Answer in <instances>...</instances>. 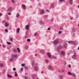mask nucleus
<instances>
[{
	"mask_svg": "<svg viewBox=\"0 0 79 79\" xmlns=\"http://www.w3.org/2000/svg\"><path fill=\"white\" fill-rule=\"evenodd\" d=\"M79 17V15L77 16L76 17V18H77Z\"/></svg>",
	"mask_w": 79,
	"mask_h": 79,
	"instance_id": "obj_55",
	"label": "nucleus"
},
{
	"mask_svg": "<svg viewBox=\"0 0 79 79\" xmlns=\"http://www.w3.org/2000/svg\"><path fill=\"white\" fill-rule=\"evenodd\" d=\"M59 43V41L58 40H55L54 41V45H55L56 46L57 44H58Z\"/></svg>",
	"mask_w": 79,
	"mask_h": 79,
	"instance_id": "obj_4",
	"label": "nucleus"
},
{
	"mask_svg": "<svg viewBox=\"0 0 79 79\" xmlns=\"http://www.w3.org/2000/svg\"><path fill=\"white\" fill-rule=\"evenodd\" d=\"M54 60H56V57H54Z\"/></svg>",
	"mask_w": 79,
	"mask_h": 79,
	"instance_id": "obj_47",
	"label": "nucleus"
},
{
	"mask_svg": "<svg viewBox=\"0 0 79 79\" xmlns=\"http://www.w3.org/2000/svg\"><path fill=\"white\" fill-rule=\"evenodd\" d=\"M69 4H70L71 5H73V0H69Z\"/></svg>",
	"mask_w": 79,
	"mask_h": 79,
	"instance_id": "obj_9",
	"label": "nucleus"
},
{
	"mask_svg": "<svg viewBox=\"0 0 79 79\" xmlns=\"http://www.w3.org/2000/svg\"><path fill=\"white\" fill-rule=\"evenodd\" d=\"M45 61L46 62H47V63H48V61H49L48 60H46Z\"/></svg>",
	"mask_w": 79,
	"mask_h": 79,
	"instance_id": "obj_40",
	"label": "nucleus"
},
{
	"mask_svg": "<svg viewBox=\"0 0 79 79\" xmlns=\"http://www.w3.org/2000/svg\"><path fill=\"white\" fill-rule=\"evenodd\" d=\"M8 14L9 15H11V13H8Z\"/></svg>",
	"mask_w": 79,
	"mask_h": 79,
	"instance_id": "obj_50",
	"label": "nucleus"
},
{
	"mask_svg": "<svg viewBox=\"0 0 79 79\" xmlns=\"http://www.w3.org/2000/svg\"><path fill=\"white\" fill-rule=\"evenodd\" d=\"M25 79H27V77H25Z\"/></svg>",
	"mask_w": 79,
	"mask_h": 79,
	"instance_id": "obj_51",
	"label": "nucleus"
},
{
	"mask_svg": "<svg viewBox=\"0 0 79 79\" xmlns=\"http://www.w3.org/2000/svg\"><path fill=\"white\" fill-rule=\"evenodd\" d=\"M8 26H9V24H8L7 22H6V25L5 26H6V27H8Z\"/></svg>",
	"mask_w": 79,
	"mask_h": 79,
	"instance_id": "obj_24",
	"label": "nucleus"
},
{
	"mask_svg": "<svg viewBox=\"0 0 79 79\" xmlns=\"http://www.w3.org/2000/svg\"><path fill=\"white\" fill-rule=\"evenodd\" d=\"M20 70L21 71H23V68L22 67L20 69Z\"/></svg>",
	"mask_w": 79,
	"mask_h": 79,
	"instance_id": "obj_37",
	"label": "nucleus"
},
{
	"mask_svg": "<svg viewBox=\"0 0 79 79\" xmlns=\"http://www.w3.org/2000/svg\"><path fill=\"white\" fill-rule=\"evenodd\" d=\"M10 41H11V42H12V41H13V39H12V38H10Z\"/></svg>",
	"mask_w": 79,
	"mask_h": 79,
	"instance_id": "obj_39",
	"label": "nucleus"
},
{
	"mask_svg": "<svg viewBox=\"0 0 79 79\" xmlns=\"http://www.w3.org/2000/svg\"><path fill=\"white\" fill-rule=\"evenodd\" d=\"M69 44H74L75 42L74 41H69L68 42Z\"/></svg>",
	"mask_w": 79,
	"mask_h": 79,
	"instance_id": "obj_8",
	"label": "nucleus"
},
{
	"mask_svg": "<svg viewBox=\"0 0 79 79\" xmlns=\"http://www.w3.org/2000/svg\"><path fill=\"white\" fill-rule=\"evenodd\" d=\"M15 77H17L18 76V73H17V72H15Z\"/></svg>",
	"mask_w": 79,
	"mask_h": 79,
	"instance_id": "obj_23",
	"label": "nucleus"
},
{
	"mask_svg": "<svg viewBox=\"0 0 79 79\" xmlns=\"http://www.w3.org/2000/svg\"><path fill=\"white\" fill-rule=\"evenodd\" d=\"M38 36V34H37V33H35V34L34 36Z\"/></svg>",
	"mask_w": 79,
	"mask_h": 79,
	"instance_id": "obj_28",
	"label": "nucleus"
},
{
	"mask_svg": "<svg viewBox=\"0 0 79 79\" xmlns=\"http://www.w3.org/2000/svg\"><path fill=\"white\" fill-rule=\"evenodd\" d=\"M44 13V10H41L40 13L41 14Z\"/></svg>",
	"mask_w": 79,
	"mask_h": 79,
	"instance_id": "obj_25",
	"label": "nucleus"
},
{
	"mask_svg": "<svg viewBox=\"0 0 79 79\" xmlns=\"http://www.w3.org/2000/svg\"><path fill=\"white\" fill-rule=\"evenodd\" d=\"M0 66H1V67H3V66L4 65H3V64H0Z\"/></svg>",
	"mask_w": 79,
	"mask_h": 79,
	"instance_id": "obj_36",
	"label": "nucleus"
},
{
	"mask_svg": "<svg viewBox=\"0 0 79 79\" xmlns=\"http://www.w3.org/2000/svg\"><path fill=\"white\" fill-rule=\"evenodd\" d=\"M29 26H30L29 24L26 26L25 29L26 30H29Z\"/></svg>",
	"mask_w": 79,
	"mask_h": 79,
	"instance_id": "obj_5",
	"label": "nucleus"
},
{
	"mask_svg": "<svg viewBox=\"0 0 79 79\" xmlns=\"http://www.w3.org/2000/svg\"><path fill=\"white\" fill-rule=\"evenodd\" d=\"M46 11H47V12H49V10H46Z\"/></svg>",
	"mask_w": 79,
	"mask_h": 79,
	"instance_id": "obj_49",
	"label": "nucleus"
},
{
	"mask_svg": "<svg viewBox=\"0 0 79 79\" xmlns=\"http://www.w3.org/2000/svg\"><path fill=\"white\" fill-rule=\"evenodd\" d=\"M12 3H14V2H15V1H14V0H12Z\"/></svg>",
	"mask_w": 79,
	"mask_h": 79,
	"instance_id": "obj_46",
	"label": "nucleus"
},
{
	"mask_svg": "<svg viewBox=\"0 0 79 79\" xmlns=\"http://www.w3.org/2000/svg\"><path fill=\"white\" fill-rule=\"evenodd\" d=\"M78 8L79 9V5L78 6Z\"/></svg>",
	"mask_w": 79,
	"mask_h": 79,
	"instance_id": "obj_63",
	"label": "nucleus"
},
{
	"mask_svg": "<svg viewBox=\"0 0 79 79\" xmlns=\"http://www.w3.org/2000/svg\"><path fill=\"white\" fill-rule=\"evenodd\" d=\"M68 74H69V75H72V73H71L70 72H68Z\"/></svg>",
	"mask_w": 79,
	"mask_h": 79,
	"instance_id": "obj_30",
	"label": "nucleus"
},
{
	"mask_svg": "<svg viewBox=\"0 0 79 79\" xmlns=\"http://www.w3.org/2000/svg\"><path fill=\"white\" fill-rule=\"evenodd\" d=\"M34 60H32L31 61V65L32 66H34Z\"/></svg>",
	"mask_w": 79,
	"mask_h": 79,
	"instance_id": "obj_21",
	"label": "nucleus"
},
{
	"mask_svg": "<svg viewBox=\"0 0 79 79\" xmlns=\"http://www.w3.org/2000/svg\"><path fill=\"white\" fill-rule=\"evenodd\" d=\"M51 30V28H50V27L48 28V31H50Z\"/></svg>",
	"mask_w": 79,
	"mask_h": 79,
	"instance_id": "obj_43",
	"label": "nucleus"
},
{
	"mask_svg": "<svg viewBox=\"0 0 79 79\" xmlns=\"http://www.w3.org/2000/svg\"><path fill=\"white\" fill-rule=\"evenodd\" d=\"M25 69H28V68L27 67H26Z\"/></svg>",
	"mask_w": 79,
	"mask_h": 79,
	"instance_id": "obj_56",
	"label": "nucleus"
},
{
	"mask_svg": "<svg viewBox=\"0 0 79 79\" xmlns=\"http://www.w3.org/2000/svg\"><path fill=\"white\" fill-rule=\"evenodd\" d=\"M74 54L73 56L72 57V58H74L76 57V53L74 52Z\"/></svg>",
	"mask_w": 79,
	"mask_h": 79,
	"instance_id": "obj_12",
	"label": "nucleus"
},
{
	"mask_svg": "<svg viewBox=\"0 0 79 79\" xmlns=\"http://www.w3.org/2000/svg\"><path fill=\"white\" fill-rule=\"evenodd\" d=\"M17 56H18V55H17V54H15L12 55L10 59V61H13V60H15V58H17Z\"/></svg>",
	"mask_w": 79,
	"mask_h": 79,
	"instance_id": "obj_1",
	"label": "nucleus"
},
{
	"mask_svg": "<svg viewBox=\"0 0 79 79\" xmlns=\"http://www.w3.org/2000/svg\"><path fill=\"white\" fill-rule=\"evenodd\" d=\"M72 76L73 77H76V75H75V74L74 73H72Z\"/></svg>",
	"mask_w": 79,
	"mask_h": 79,
	"instance_id": "obj_16",
	"label": "nucleus"
},
{
	"mask_svg": "<svg viewBox=\"0 0 79 79\" xmlns=\"http://www.w3.org/2000/svg\"><path fill=\"white\" fill-rule=\"evenodd\" d=\"M12 11V8L11 7H9L7 10V12H11Z\"/></svg>",
	"mask_w": 79,
	"mask_h": 79,
	"instance_id": "obj_6",
	"label": "nucleus"
},
{
	"mask_svg": "<svg viewBox=\"0 0 79 79\" xmlns=\"http://www.w3.org/2000/svg\"><path fill=\"white\" fill-rule=\"evenodd\" d=\"M39 23L40 24H44V22L40 20V21Z\"/></svg>",
	"mask_w": 79,
	"mask_h": 79,
	"instance_id": "obj_17",
	"label": "nucleus"
},
{
	"mask_svg": "<svg viewBox=\"0 0 79 79\" xmlns=\"http://www.w3.org/2000/svg\"><path fill=\"white\" fill-rule=\"evenodd\" d=\"M20 31V28H17V33H19V31Z\"/></svg>",
	"mask_w": 79,
	"mask_h": 79,
	"instance_id": "obj_15",
	"label": "nucleus"
},
{
	"mask_svg": "<svg viewBox=\"0 0 79 79\" xmlns=\"http://www.w3.org/2000/svg\"><path fill=\"white\" fill-rule=\"evenodd\" d=\"M59 77L60 79H63V76L62 75H60Z\"/></svg>",
	"mask_w": 79,
	"mask_h": 79,
	"instance_id": "obj_18",
	"label": "nucleus"
},
{
	"mask_svg": "<svg viewBox=\"0 0 79 79\" xmlns=\"http://www.w3.org/2000/svg\"><path fill=\"white\" fill-rule=\"evenodd\" d=\"M5 45H2V47H3V48H5Z\"/></svg>",
	"mask_w": 79,
	"mask_h": 79,
	"instance_id": "obj_48",
	"label": "nucleus"
},
{
	"mask_svg": "<svg viewBox=\"0 0 79 79\" xmlns=\"http://www.w3.org/2000/svg\"><path fill=\"white\" fill-rule=\"evenodd\" d=\"M61 54L62 55H64L65 53L63 51H61L60 52Z\"/></svg>",
	"mask_w": 79,
	"mask_h": 79,
	"instance_id": "obj_19",
	"label": "nucleus"
},
{
	"mask_svg": "<svg viewBox=\"0 0 79 79\" xmlns=\"http://www.w3.org/2000/svg\"><path fill=\"white\" fill-rule=\"evenodd\" d=\"M64 48H66L67 47V43H64L63 46Z\"/></svg>",
	"mask_w": 79,
	"mask_h": 79,
	"instance_id": "obj_11",
	"label": "nucleus"
},
{
	"mask_svg": "<svg viewBox=\"0 0 79 79\" xmlns=\"http://www.w3.org/2000/svg\"><path fill=\"white\" fill-rule=\"evenodd\" d=\"M27 41L28 42H29L31 41V40H30V39H28L27 40Z\"/></svg>",
	"mask_w": 79,
	"mask_h": 79,
	"instance_id": "obj_33",
	"label": "nucleus"
},
{
	"mask_svg": "<svg viewBox=\"0 0 79 79\" xmlns=\"http://www.w3.org/2000/svg\"><path fill=\"white\" fill-rule=\"evenodd\" d=\"M13 71H16V69L15 68H13Z\"/></svg>",
	"mask_w": 79,
	"mask_h": 79,
	"instance_id": "obj_44",
	"label": "nucleus"
},
{
	"mask_svg": "<svg viewBox=\"0 0 79 79\" xmlns=\"http://www.w3.org/2000/svg\"><path fill=\"white\" fill-rule=\"evenodd\" d=\"M4 22H5V21H2V23H4Z\"/></svg>",
	"mask_w": 79,
	"mask_h": 79,
	"instance_id": "obj_59",
	"label": "nucleus"
},
{
	"mask_svg": "<svg viewBox=\"0 0 79 79\" xmlns=\"http://www.w3.org/2000/svg\"><path fill=\"white\" fill-rule=\"evenodd\" d=\"M35 55L36 56H37V55L36 54H35Z\"/></svg>",
	"mask_w": 79,
	"mask_h": 79,
	"instance_id": "obj_64",
	"label": "nucleus"
},
{
	"mask_svg": "<svg viewBox=\"0 0 79 79\" xmlns=\"http://www.w3.org/2000/svg\"><path fill=\"white\" fill-rule=\"evenodd\" d=\"M63 46H61V45H59L57 47V51L58 52H60V49H62V48H63Z\"/></svg>",
	"mask_w": 79,
	"mask_h": 79,
	"instance_id": "obj_2",
	"label": "nucleus"
},
{
	"mask_svg": "<svg viewBox=\"0 0 79 79\" xmlns=\"http://www.w3.org/2000/svg\"><path fill=\"white\" fill-rule=\"evenodd\" d=\"M61 31H59V32H58V34H61Z\"/></svg>",
	"mask_w": 79,
	"mask_h": 79,
	"instance_id": "obj_42",
	"label": "nucleus"
},
{
	"mask_svg": "<svg viewBox=\"0 0 79 79\" xmlns=\"http://www.w3.org/2000/svg\"><path fill=\"white\" fill-rule=\"evenodd\" d=\"M74 35H75L74 34L73 35V37H74Z\"/></svg>",
	"mask_w": 79,
	"mask_h": 79,
	"instance_id": "obj_58",
	"label": "nucleus"
},
{
	"mask_svg": "<svg viewBox=\"0 0 79 79\" xmlns=\"http://www.w3.org/2000/svg\"><path fill=\"white\" fill-rule=\"evenodd\" d=\"M17 51H16V49H14V52H15V53Z\"/></svg>",
	"mask_w": 79,
	"mask_h": 79,
	"instance_id": "obj_34",
	"label": "nucleus"
},
{
	"mask_svg": "<svg viewBox=\"0 0 79 79\" xmlns=\"http://www.w3.org/2000/svg\"><path fill=\"white\" fill-rule=\"evenodd\" d=\"M53 69V67L52 66H51L50 65L49 66V70L52 71V69Z\"/></svg>",
	"mask_w": 79,
	"mask_h": 79,
	"instance_id": "obj_7",
	"label": "nucleus"
},
{
	"mask_svg": "<svg viewBox=\"0 0 79 79\" xmlns=\"http://www.w3.org/2000/svg\"><path fill=\"white\" fill-rule=\"evenodd\" d=\"M5 32H6V33H7V32H8V29H6V30H5Z\"/></svg>",
	"mask_w": 79,
	"mask_h": 79,
	"instance_id": "obj_32",
	"label": "nucleus"
},
{
	"mask_svg": "<svg viewBox=\"0 0 79 79\" xmlns=\"http://www.w3.org/2000/svg\"><path fill=\"white\" fill-rule=\"evenodd\" d=\"M41 73H43V72H41Z\"/></svg>",
	"mask_w": 79,
	"mask_h": 79,
	"instance_id": "obj_62",
	"label": "nucleus"
},
{
	"mask_svg": "<svg viewBox=\"0 0 79 79\" xmlns=\"http://www.w3.org/2000/svg\"><path fill=\"white\" fill-rule=\"evenodd\" d=\"M54 8V4H51L50 8Z\"/></svg>",
	"mask_w": 79,
	"mask_h": 79,
	"instance_id": "obj_14",
	"label": "nucleus"
},
{
	"mask_svg": "<svg viewBox=\"0 0 79 79\" xmlns=\"http://www.w3.org/2000/svg\"><path fill=\"white\" fill-rule=\"evenodd\" d=\"M71 20H73V18H71Z\"/></svg>",
	"mask_w": 79,
	"mask_h": 79,
	"instance_id": "obj_60",
	"label": "nucleus"
},
{
	"mask_svg": "<svg viewBox=\"0 0 79 79\" xmlns=\"http://www.w3.org/2000/svg\"><path fill=\"white\" fill-rule=\"evenodd\" d=\"M37 64H36L35 65V67L34 68L35 71H37L39 70V67L37 66Z\"/></svg>",
	"mask_w": 79,
	"mask_h": 79,
	"instance_id": "obj_3",
	"label": "nucleus"
},
{
	"mask_svg": "<svg viewBox=\"0 0 79 79\" xmlns=\"http://www.w3.org/2000/svg\"><path fill=\"white\" fill-rule=\"evenodd\" d=\"M21 66L23 67H24V66H25V64H21Z\"/></svg>",
	"mask_w": 79,
	"mask_h": 79,
	"instance_id": "obj_29",
	"label": "nucleus"
},
{
	"mask_svg": "<svg viewBox=\"0 0 79 79\" xmlns=\"http://www.w3.org/2000/svg\"><path fill=\"white\" fill-rule=\"evenodd\" d=\"M7 43L8 44V45H11V42H7Z\"/></svg>",
	"mask_w": 79,
	"mask_h": 79,
	"instance_id": "obj_26",
	"label": "nucleus"
},
{
	"mask_svg": "<svg viewBox=\"0 0 79 79\" xmlns=\"http://www.w3.org/2000/svg\"><path fill=\"white\" fill-rule=\"evenodd\" d=\"M69 66V68H70L71 67V65H68Z\"/></svg>",
	"mask_w": 79,
	"mask_h": 79,
	"instance_id": "obj_54",
	"label": "nucleus"
},
{
	"mask_svg": "<svg viewBox=\"0 0 79 79\" xmlns=\"http://www.w3.org/2000/svg\"><path fill=\"white\" fill-rule=\"evenodd\" d=\"M19 13H17V15H16V17L17 18H18V17H19Z\"/></svg>",
	"mask_w": 79,
	"mask_h": 79,
	"instance_id": "obj_27",
	"label": "nucleus"
},
{
	"mask_svg": "<svg viewBox=\"0 0 79 79\" xmlns=\"http://www.w3.org/2000/svg\"><path fill=\"white\" fill-rule=\"evenodd\" d=\"M53 20L52 19L51 20V21H52V22H53Z\"/></svg>",
	"mask_w": 79,
	"mask_h": 79,
	"instance_id": "obj_57",
	"label": "nucleus"
},
{
	"mask_svg": "<svg viewBox=\"0 0 79 79\" xmlns=\"http://www.w3.org/2000/svg\"><path fill=\"white\" fill-rule=\"evenodd\" d=\"M58 72H59V73H60L61 72V71L60 70H58Z\"/></svg>",
	"mask_w": 79,
	"mask_h": 79,
	"instance_id": "obj_53",
	"label": "nucleus"
},
{
	"mask_svg": "<svg viewBox=\"0 0 79 79\" xmlns=\"http://www.w3.org/2000/svg\"><path fill=\"white\" fill-rule=\"evenodd\" d=\"M22 6L23 9V10H26V6H25V5H23Z\"/></svg>",
	"mask_w": 79,
	"mask_h": 79,
	"instance_id": "obj_13",
	"label": "nucleus"
},
{
	"mask_svg": "<svg viewBox=\"0 0 79 79\" xmlns=\"http://www.w3.org/2000/svg\"><path fill=\"white\" fill-rule=\"evenodd\" d=\"M41 53H43L44 52V51H41Z\"/></svg>",
	"mask_w": 79,
	"mask_h": 79,
	"instance_id": "obj_52",
	"label": "nucleus"
},
{
	"mask_svg": "<svg viewBox=\"0 0 79 79\" xmlns=\"http://www.w3.org/2000/svg\"><path fill=\"white\" fill-rule=\"evenodd\" d=\"M27 35H26L25 37V39H27Z\"/></svg>",
	"mask_w": 79,
	"mask_h": 79,
	"instance_id": "obj_41",
	"label": "nucleus"
},
{
	"mask_svg": "<svg viewBox=\"0 0 79 79\" xmlns=\"http://www.w3.org/2000/svg\"><path fill=\"white\" fill-rule=\"evenodd\" d=\"M61 29H61V28H60V30H61Z\"/></svg>",
	"mask_w": 79,
	"mask_h": 79,
	"instance_id": "obj_61",
	"label": "nucleus"
},
{
	"mask_svg": "<svg viewBox=\"0 0 79 79\" xmlns=\"http://www.w3.org/2000/svg\"><path fill=\"white\" fill-rule=\"evenodd\" d=\"M35 77V75H34V76H32V77L33 79H34Z\"/></svg>",
	"mask_w": 79,
	"mask_h": 79,
	"instance_id": "obj_38",
	"label": "nucleus"
},
{
	"mask_svg": "<svg viewBox=\"0 0 79 79\" xmlns=\"http://www.w3.org/2000/svg\"><path fill=\"white\" fill-rule=\"evenodd\" d=\"M7 76L8 78H11L12 77V76L10 74H8Z\"/></svg>",
	"mask_w": 79,
	"mask_h": 79,
	"instance_id": "obj_20",
	"label": "nucleus"
},
{
	"mask_svg": "<svg viewBox=\"0 0 79 79\" xmlns=\"http://www.w3.org/2000/svg\"><path fill=\"white\" fill-rule=\"evenodd\" d=\"M65 1V0H60L59 2H63Z\"/></svg>",
	"mask_w": 79,
	"mask_h": 79,
	"instance_id": "obj_35",
	"label": "nucleus"
},
{
	"mask_svg": "<svg viewBox=\"0 0 79 79\" xmlns=\"http://www.w3.org/2000/svg\"><path fill=\"white\" fill-rule=\"evenodd\" d=\"M17 50L18 51V52H19V53H20V52H21V51H20V49H19V48H17Z\"/></svg>",
	"mask_w": 79,
	"mask_h": 79,
	"instance_id": "obj_22",
	"label": "nucleus"
},
{
	"mask_svg": "<svg viewBox=\"0 0 79 79\" xmlns=\"http://www.w3.org/2000/svg\"><path fill=\"white\" fill-rule=\"evenodd\" d=\"M2 16V13H0V17Z\"/></svg>",
	"mask_w": 79,
	"mask_h": 79,
	"instance_id": "obj_45",
	"label": "nucleus"
},
{
	"mask_svg": "<svg viewBox=\"0 0 79 79\" xmlns=\"http://www.w3.org/2000/svg\"><path fill=\"white\" fill-rule=\"evenodd\" d=\"M47 55H48V58H51V54H50V53L48 52L47 53Z\"/></svg>",
	"mask_w": 79,
	"mask_h": 79,
	"instance_id": "obj_10",
	"label": "nucleus"
},
{
	"mask_svg": "<svg viewBox=\"0 0 79 79\" xmlns=\"http://www.w3.org/2000/svg\"><path fill=\"white\" fill-rule=\"evenodd\" d=\"M72 32H74V31H75V29L73 28L72 29Z\"/></svg>",
	"mask_w": 79,
	"mask_h": 79,
	"instance_id": "obj_31",
	"label": "nucleus"
}]
</instances>
